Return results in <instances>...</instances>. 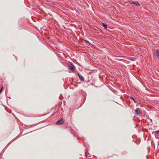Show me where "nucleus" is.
I'll return each instance as SVG.
<instances>
[{
	"label": "nucleus",
	"instance_id": "20e7f679",
	"mask_svg": "<svg viewBox=\"0 0 159 159\" xmlns=\"http://www.w3.org/2000/svg\"><path fill=\"white\" fill-rule=\"evenodd\" d=\"M78 75L80 79L82 81H83L84 80V77L82 76L81 75H80L79 73H78Z\"/></svg>",
	"mask_w": 159,
	"mask_h": 159
},
{
	"label": "nucleus",
	"instance_id": "f03ea898",
	"mask_svg": "<svg viewBox=\"0 0 159 159\" xmlns=\"http://www.w3.org/2000/svg\"><path fill=\"white\" fill-rule=\"evenodd\" d=\"M135 113L137 115H139L141 113L142 111L139 108H137L135 111Z\"/></svg>",
	"mask_w": 159,
	"mask_h": 159
},
{
	"label": "nucleus",
	"instance_id": "39448f33",
	"mask_svg": "<svg viewBox=\"0 0 159 159\" xmlns=\"http://www.w3.org/2000/svg\"><path fill=\"white\" fill-rule=\"evenodd\" d=\"M131 3L134 4L136 6H139L140 5L137 1L132 2Z\"/></svg>",
	"mask_w": 159,
	"mask_h": 159
},
{
	"label": "nucleus",
	"instance_id": "6e6552de",
	"mask_svg": "<svg viewBox=\"0 0 159 159\" xmlns=\"http://www.w3.org/2000/svg\"><path fill=\"white\" fill-rule=\"evenodd\" d=\"M84 41L85 42H87V43H89H89H89V41H87V40H84Z\"/></svg>",
	"mask_w": 159,
	"mask_h": 159
},
{
	"label": "nucleus",
	"instance_id": "7ed1b4c3",
	"mask_svg": "<svg viewBox=\"0 0 159 159\" xmlns=\"http://www.w3.org/2000/svg\"><path fill=\"white\" fill-rule=\"evenodd\" d=\"M64 121L62 120V119H61L60 120H58L56 123V124L57 125H60L64 123Z\"/></svg>",
	"mask_w": 159,
	"mask_h": 159
},
{
	"label": "nucleus",
	"instance_id": "0eeeda50",
	"mask_svg": "<svg viewBox=\"0 0 159 159\" xmlns=\"http://www.w3.org/2000/svg\"><path fill=\"white\" fill-rule=\"evenodd\" d=\"M102 24L103 25L102 26L105 28H107V24H106L102 23Z\"/></svg>",
	"mask_w": 159,
	"mask_h": 159
},
{
	"label": "nucleus",
	"instance_id": "f257e3e1",
	"mask_svg": "<svg viewBox=\"0 0 159 159\" xmlns=\"http://www.w3.org/2000/svg\"><path fill=\"white\" fill-rule=\"evenodd\" d=\"M75 66L73 65H71V66H70L69 67V70L71 71L72 72H74L75 70Z\"/></svg>",
	"mask_w": 159,
	"mask_h": 159
},
{
	"label": "nucleus",
	"instance_id": "423d86ee",
	"mask_svg": "<svg viewBox=\"0 0 159 159\" xmlns=\"http://www.w3.org/2000/svg\"><path fill=\"white\" fill-rule=\"evenodd\" d=\"M155 55L157 56V57L159 59V52L158 50H157L155 52Z\"/></svg>",
	"mask_w": 159,
	"mask_h": 159
},
{
	"label": "nucleus",
	"instance_id": "1a4fd4ad",
	"mask_svg": "<svg viewBox=\"0 0 159 159\" xmlns=\"http://www.w3.org/2000/svg\"><path fill=\"white\" fill-rule=\"evenodd\" d=\"M2 89H3V87H2L1 89H0V93H1V92L2 91Z\"/></svg>",
	"mask_w": 159,
	"mask_h": 159
},
{
	"label": "nucleus",
	"instance_id": "9d476101",
	"mask_svg": "<svg viewBox=\"0 0 159 159\" xmlns=\"http://www.w3.org/2000/svg\"><path fill=\"white\" fill-rule=\"evenodd\" d=\"M155 133H159V131H157L155 132Z\"/></svg>",
	"mask_w": 159,
	"mask_h": 159
},
{
	"label": "nucleus",
	"instance_id": "9b49d317",
	"mask_svg": "<svg viewBox=\"0 0 159 159\" xmlns=\"http://www.w3.org/2000/svg\"><path fill=\"white\" fill-rule=\"evenodd\" d=\"M131 99H133V100H134V101L135 102V101H134V98H133V97H131Z\"/></svg>",
	"mask_w": 159,
	"mask_h": 159
}]
</instances>
